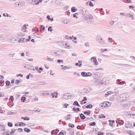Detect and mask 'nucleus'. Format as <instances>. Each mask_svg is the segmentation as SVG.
Returning a JSON list of instances; mask_svg holds the SVG:
<instances>
[{"label": "nucleus", "mask_w": 135, "mask_h": 135, "mask_svg": "<svg viewBox=\"0 0 135 135\" xmlns=\"http://www.w3.org/2000/svg\"><path fill=\"white\" fill-rule=\"evenodd\" d=\"M77 14V13H74L73 15V17L76 18V19L78 18V17L76 16V15Z\"/></svg>", "instance_id": "3c124183"}, {"label": "nucleus", "mask_w": 135, "mask_h": 135, "mask_svg": "<svg viewBox=\"0 0 135 135\" xmlns=\"http://www.w3.org/2000/svg\"><path fill=\"white\" fill-rule=\"evenodd\" d=\"M87 73L89 76H90L92 75V74L90 72H88Z\"/></svg>", "instance_id": "bf43d9fd"}, {"label": "nucleus", "mask_w": 135, "mask_h": 135, "mask_svg": "<svg viewBox=\"0 0 135 135\" xmlns=\"http://www.w3.org/2000/svg\"><path fill=\"white\" fill-rule=\"evenodd\" d=\"M84 114H87L88 115H89L90 113V111L89 110H88V112L85 111L84 112Z\"/></svg>", "instance_id": "2f4dec72"}, {"label": "nucleus", "mask_w": 135, "mask_h": 135, "mask_svg": "<svg viewBox=\"0 0 135 135\" xmlns=\"http://www.w3.org/2000/svg\"><path fill=\"white\" fill-rule=\"evenodd\" d=\"M68 126L69 127L71 128H73L74 127V125L73 124L71 123H69Z\"/></svg>", "instance_id": "e433bc0d"}, {"label": "nucleus", "mask_w": 135, "mask_h": 135, "mask_svg": "<svg viewBox=\"0 0 135 135\" xmlns=\"http://www.w3.org/2000/svg\"><path fill=\"white\" fill-rule=\"evenodd\" d=\"M6 86H8L10 85V82L8 81L7 80L6 82Z\"/></svg>", "instance_id": "cd10ccee"}, {"label": "nucleus", "mask_w": 135, "mask_h": 135, "mask_svg": "<svg viewBox=\"0 0 135 135\" xmlns=\"http://www.w3.org/2000/svg\"><path fill=\"white\" fill-rule=\"evenodd\" d=\"M84 8L82 7H80L79 8V10L81 12H83Z\"/></svg>", "instance_id": "8fccbe9b"}, {"label": "nucleus", "mask_w": 135, "mask_h": 135, "mask_svg": "<svg viewBox=\"0 0 135 135\" xmlns=\"http://www.w3.org/2000/svg\"><path fill=\"white\" fill-rule=\"evenodd\" d=\"M16 129H12L11 130V131L10 132V134H13L16 131Z\"/></svg>", "instance_id": "4be33fe9"}, {"label": "nucleus", "mask_w": 135, "mask_h": 135, "mask_svg": "<svg viewBox=\"0 0 135 135\" xmlns=\"http://www.w3.org/2000/svg\"><path fill=\"white\" fill-rule=\"evenodd\" d=\"M62 22L63 23H64V24H65V23L67 24V21L66 20H63L62 21Z\"/></svg>", "instance_id": "c03bdc74"}, {"label": "nucleus", "mask_w": 135, "mask_h": 135, "mask_svg": "<svg viewBox=\"0 0 135 135\" xmlns=\"http://www.w3.org/2000/svg\"><path fill=\"white\" fill-rule=\"evenodd\" d=\"M18 130L20 132H22L23 131L22 129L21 128H18Z\"/></svg>", "instance_id": "0e129e2a"}, {"label": "nucleus", "mask_w": 135, "mask_h": 135, "mask_svg": "<svg viewBox=\"0 0 135 135\" xmlns=\"http://www.w3.org/2000/svg\"><path fill=\"white\" fill-rule=\"evenodd\" d=\"M53 54L56 56H59L60 55V52L59 51H53L52 52Z\"/></svg>", "instance_id": "7ed1b4c3"}, {"label": "nucleus", "mask_w": 135, "mask_h": 135, "mask_svg": "<svg viewBox=\"0 0 135 135\" xmlns=\"http://www.w3.org/2000/svg\"><path fill=\"white\" fill-rule=\"evenodd\" d=\"M16 40V39L13 37H11L9 39V41L12 43H14Z\"/></svg>", "instance_id": "9d476101"}, {"label": "nucleus", "mask_w": 135, "mask_h": 135, "mask_svg": "<svg viewBox=\"0 0 135 135\" xmlns=\"http://www.w3.org/2000/svg\"><path fill=\"white\" fill-rule=\"evenodd\" d=\"M49 95V93H47V92L46 91L42 92V93H40V95L41 96H48Z\"/></svg>", "instance_id": "1a4fd4ad"}, {"label": "nucleus", "mask_w": 135, "mask_h": 135, "mask_svg": "<svg viewBox=\"0 0 135 135\" xmlns=\"http://www.w3.org/2000/svg\"><path fill=\"white\" fill-rule=\"evenodd\" d=\"M127 16L131 18L132 20H134L133 15L130 13H127L126 15Z\"/></svg>", "instance_id": "9b49d317"}, {"label": "nucleus", "mask_w": 135, "mask_h": 135, "mask_svg": "<svg viewBox=\"0 0 135 135\" xmlns=\"http://www.w3.org/2000/svg\"><path fill=\"white\" fill-rule=\"evenodd\" d=\"M71 118V116L69 114H68L67 116V120L70 119Z\"/></svg>", "instance_id": "79ce46f5"}, {"label": "nucleus", "mask_w": 135, "mask_h": 135, "mask_svg": "<svg viewBox=\"0 0 135 135\" xmlns=\"http://www.w3.org/2000/svg\"><path fill=\"white\" fill-rule=\"evenodd\" d=\"M111 103V102H103L100 104V106L104 108L106 107H109L110 106Z\"/></svg>", "instance_id": "f257e3e1"}, {"label": "nucleus", "mask_w": 135, "mask_h": 135, "mask_svg": "<svg viewBox=\"0 0 135 135\" xmlns=\"http://www.w3.org/2000/svg\"><path fill=\"white\" fill-rule=\"evenodd\" d=\"M38 84L40 85H44L46 84V83L44 81L40 82Z\"/></svg>", "instance_id": "b1692460"}, {"label": "nucleus", "mask_w": 135, "mask_h": 135, "mask_svg": "<svg viewBox=\"0 0 135 135\" xmlns=\"http://www.w3.org/2000/svg\"><path fill=\"white\" fill-rule=\"evenodd\" d=\"M128 134L129 135H134V133L133 132L131 131H127Z\"/></svg>", "instance_id": "dca6fc26"}, {"label": "nucleus", "mask_w": 135, "mask_h": 135, "mask_svg": "<svg viewBox=\"0 0 135 135\" xmlns=\"http://www.w3.org/2000/svg\"><path fill=\"white\" fill-rule=\"evenodd\" d=\"M65 48H66L67 49H69V48H71L72 47H70L69 45H67V46H66V47H65Z\"/></svg>", "instance_id": "e2e57ef3"}, {"label": "nucleus", "mask_w": 135, "mask_h": 135, "mask_svg": "<svg viewBox=\"0 0 135 135\" xmlns=\"http://www.w3.org/2000/svg\"><path fill=\"white\" fill-rule=\"evenodd\" d=\"M103 133H101L100 132H99L98 133V135H103Z\"/></svg>", "instance_id": "338daca9"}, {"label": "nucleus", "mask_w": 135, "mask_h": 135, "mask_svg": "<svg viewBox=\"0 0 135 135\" xmlns=\"http://www.w3.org/2000/svg\"><path fill=\"white\" fill-rule=\"evenodd\" d=\"M7 113L9 115H12L14 114H16L17 113L16 112H8Z\"/></svg>", "instance_id": "2eb2a0df"}, {"label": "nucleus", "mask_w": 135, "mask_h": 135, "mask_svg": "<svg viewBox=\"0 0 135 135\" xmlns=\"http://www.w3.org/2000/svg\"><path fill=\"white\" fill-rule=\"evenodd\" d=\"M86 107L87 108H91L92 107V106L91 104H90L86 106Z\"/></svg>", "instance_id": "393cba45"}, {"label": "nucleus", "mask_w": 135, "mask_h": 135, "mask_svg": "<svg viewBox=\"0 0 135 135\" xmlns=\"http://www.w3.org/2000/svg\"><path fill=\"white\" fill-rule=\"evenodd\" d=\"M34 0H32V2H31V4H32L33 5L35 4V3L36 2V1H33Z\"/></svg>", "instance_id": "a18cd8bd"}, {"label": "nucleus", "mask_w": 135, "mask_h": 135, "mask_svg": "<svg viewBox=\"0 0 135 135\" xmlns=\"http://www.w3.org/2000/svg\"><path fill=\"white\" fill-rule=\"evenodd\" d=\"M71 10L72 12H76L77 11V9H76L75 7H73L71 8Z\"/></svg>", "instance_id": "4468645a"}, {"label": "nucleus", "mask_w": 135, "mask_h": 135, "mask_svg": "<svg viewBox=\"0 0 135 135\" xmlns=\"http://www.w3.org/2000/svg\"><path fill=\"white\" fill-rule=\"evenodd\" d=\"M25 38H21L18 41V42L19 43L22 42H23L24 41Z\"/></svg>", "instance_id": "412c9836"}, {"label": "nucleus", "mask_w": 135, "mask_h": 135, "mask_svg": "<svg viewBox=\"0 0 135 135\" xmlns=\"http://www.w3.org/2000/svg\"><path fill=\"white\" fill-rule=\"evenodd\" d=\"M81 75L84 77L85 76V75H86V73L85 72H82L81 73Z\"/></svg>", "instance_id": "5701e85b"}, {"label": "nucleus", "mask_w": 135, "mask_h": 135, "mask_svg": "<svg viewBox=\"0 0 135 135\" xmlns=\"http://www.w3.org/2000/svg\"><path fill=\"white\" fill-rule=\"evenodd\" d=\"M8 126L10 127H12L13 126L12 123L11 122H8Z\"/></svg>", "instance_id": "473e14b6"}, {"label": "nucleus", "mask_w": 135, "mask_h": 135, "mask_svg": "<svg viewBox=\"0 0 135 135\" xmlns=\"http://www.w3.org/2000/svg\"><path fill=\"white\" fill-rule=\"evenodd\" d=\"M133 90H132L131 92L132 93H134L135 92V85L132 87Z\"/></svg>", "instance_id": "f704fd0d"}, {"label": "nucleus", "mask_w": 135, "mask_h": 135, "mask_svg": "<svg viewBox=\"0 0 135 135\" xmlns=\"http://www.w3.org/2000/svg\"><path fill=\"white\" fill-rule=\"evenodd\" d=\"M107 94H108V95H111V93H112V91H108V92H107Z\"/></svg>", "instance_id": "774afa93"}, {"label": "nucleus", "mask_w": 135, "mask_h": 135, "mask_svg": "<svg viewBox=\"0 0 135 135\" xmlns=\"http://www.w3.org/2000/svg\"><path fill=\"white\" fill-rule=\"evenodd\" d=\"M8 105L9 106L10 105L11 106H13V103L11 102L9 104H8Z\"/></svg>", "instance_id": "603ef678"}, {"label": "nucleus", "mask_w": 135, "mask_h": 135, "mask_svg": "<svg viewBox=\"0 0 135 135\" xmlns=\"http://www.w3.org/2000/svg\"><path fill=\"white\" fill-rule=\"evenodd\" d=\"M24 130L25 131L28 133H29L30 132V130L27 128H25Z\"/></svg>", "instance_id": "6ab92c4d"}, {"label": "nucleus", "mask_w": 135, "mask_h": 135, "mask_svg": "<svg viewBox=\"0 0 135 135\" xmlns=\"http://www.w3.org/2000/svg\"><path fill=\"white\" fill-rule=\"evenodd\" d=\"M59 130L58 129H56L55 130H53L51 134H52L57 133L59 132Z\"/></svg>", "instance_id": "ddd939ff"}, {"label": "nucleus", "mask_w": 135, "mask_h": 135, "mask_svg": "<svg viewBox=\"0 0 135 135\" xmlns=\"http://www.w3.org/2000/svg\"><path fill=\"white\" fill-rule=\"evenodd\" d=\"M91 61L93 63L94 65H97L98 64V63L97 61L96 58L94 57H92L91 59Z\"/></svg>", "instance_id": "f03ea898"}, {"label": "nucleus", "mask_w": 135, "mask_h": 135, "mask_svg": "<svg viewBox=\"0 0 135 135\" xmlns=\"http://www.w3.org/2000/svg\"><path fill=\"white\" fill-rule=\"evenodd\" d=\"M68 99L73 98L76 96L75 95L70 93H68Z\"/></svg>", "instance_id": "423d86ee"}, {"label": "nucleus", "mask_w": 135, "mask_h": 135, "mask_svg": "<svg viewBox=\"0 0 135 135\" xmlns=\"http://www.w3.org/2000/svg\"><path fill=\"white\" fill-rule=\"evenodd\" d=\"M71 68L68 67V66H65L64 67H62L61 68V69H62L63 70H65L66 69H69L70 68Z\"/></svg>", "instance_id": "bb28decb"}, {"label": "nucleus", "mask_w": 135, "mask_h": 135, "mask_svg": "<svg viewBox=\"0 0 135 135\" xmlns=\"http://www.w3.org/2000/svg\"><path fill=\"white\" fill-rule=\"evenodd\" d=\"M122 122H123V123H121V122H120L117 121L116 122H117V123H118L119 125H123V124L124 122H123V121Z\"/></svg>", "instance_id": "37998d69"}, {"label": "nucleus", "mask_w": 135, "mask_h": 135, "mask_svg": "<svg viewBox=\"0 0 135 135\" xmlns=\"http://www.w3.org/2000/svg\"><path fill=\"white\" fill-rule=\"evenodd\" d=\"M120 15L122 16H126V14L125 13H120Z\"/></svg>", "instance_id": "13d9d810"}, {"label": "nucleus", "mask_w": 135, "mask_h": 135, "mask_svg": "<svg viewBox=\"0 0 135 135\" xmlns=\"http://www.w3.org/2000/svg\"><path fill=\"white\" fill-rule=\"evenodd\" d=\"M10 99L11 100V101H13V97L12 96H11L10 97Z\"/></svg>", "instance_id": "680f3d73"}, {"label": "nucleus", "mask_w": 135, "mask_h": 135, "mask_svg": "<svg viewBox=\"0 0 135 135\" xmlns=\"http://www.w3.org/2000/svg\"><path fill=\"white\" fill-rule=\"evenodd\" d=\"M84 89L86 94L90 91L91 90V89L89 87H87Z\"/></svg>", "instance_id": "6e6552de"}, {"label": "nucleus", "mask_w": 135, "mask_h": 135, "mask_svg": "<svg viewBox=\"0 0 135 135\" xmlns=\"http://www.w3.org/2000/svg\"><path fill=\"white\" fill-rule=\"evenodd\" d=\"M18 125L20 126L21 125H23V126H24L26 125V124L25 123H24L23 122H21Z\"/></svg>", "instance_id": "a19ab883"}, {"label": "nucleus", "mask_w": 135, "mask_h": 135, "mask_svg": "<svg viewBox=\"0 0 135 135\" xmlns=\"http://www.w3.org/2000/svg\"><path fill=\"white\" fill-rule=\"evenodd\" d=\"M21 100L22 101H25L26 100V98L25 97H23L21 98Z\"/></svg>", "instance_id": "4c0bfd02"}, {"label": "nucleus", "mask_w": 135, "mask_h": 135, "mask_svg": "<svg viewBox=\"0 0 135 135\" xmlns=\"http://www.w3.org/2000/svg\"><path fill=\"white\" fill-rule=\"evenodd\" d=\"M21 81H20V80H17L16 81V84H18L19 83H21Z\"/></svg>", "instance_id": "de8ad7c7"}, {"label": "nucleus", "mask_w": 135, "mask_h": 135, "mask_svg": "<svg viewBox=\"0 0 135 135\" xmlns=\"http://www.w3.org/2000/svg\"><path fill=\"white\" fill-rule=\"evenodd\" d=\"M57 62L59 63H60V62H63V60H60L58 59L57 60Z\"/></svg>", "instance_id": "5fc2aeb1"}, {"label": "nucleus", "mask_w": 135, "mask_h": 135, "mask_svg": "<svg viewBox=\"0 0 135 135\" xmlns=\"http://www.w3.org/2000/svg\"><path fill=\"white\" fill-rule=\"evenodd\" d=\"M48 31H50V32H52L53 30L51 26L49 27L48 28Z\"/></svg>", "instance_id": "72a5a7b5"}, {"label": "nucleus", "mask_w": 135, "mask_h": 135, "mask_svg": "<svg viewBox=\"0 0 135 135\" xmlns=\"http://www.w3.org/2000/svg\"><path fill=\"white\" fill-rule=\"evenodd\" d=\"M101 115V117L100 116H99V118H105V116L103 114H102Z\"/></svg>", "instance_id": "09e8293b"}, {"label": "nucleus", "mask_w": 135, "mask_h": 135, "mask_svg": "<svg viewBox=\"0 0 135 135\" xmlns=\"http://www.w3.org/2000/svg\"><path fill=\"white\" fill-rule=\"evenodd\" d=\"M78 62L79 64V67H81V66L82 65V61H78Z\"/></svg>", "instance_id": "58836bf2"}, {"label": "nucleus", "mask_w": 135, "mask_h": 135, "mask_svg": "<svg viewBox=\"0 0 135 135\" xmlns=\"http://www.w3.org/2000/svg\"><path fill=\"white\" fill-rule=\"evenodd\" d=\"M95 123L94 122H93L92 123H90L89 124V126H95Z\"/></svg>", "instance_id": "7c9ffc66"}, {"label": "nucleus", "mask_w": 135, "mask_h": 135, "mask_svg": "<svg viewBox=\"0 0 135 135\" xmlns=\"http://www.w3.org/2000/svg\"><path fill=\"white\" fill-rule=\"evenodd\" d=\"M131 116H134L132 117L133 118H135V114H129Z\"/></svg>", "instance_id": "49530a36"}, {"label": "nucleus", "mask_w": 135, "mask_h": 135, "mask_svg": "<svg viewBox=\"0 0 135 135\" xmlns=\"http://www.w3.org/2000/svg\"><path fill=\"white\" fill-rule=\"evenodd\" d=\"M80 117L81 119H84L85 118V117L82 113L80 114Z\"/></svg>", "instance_id": "a211bd4d"}, {"label": "nucleus", "mask_w": 135, "mask_h": 135, "mask_svg": "<svg viewBox=\"0 0 135 135\" xmlns=\"http://www.w3.org/2000/svg\"><path fill=\"white\" fill-rule=\"evenodd\" d=\"M68 93H65L64 94H62L61 95V97L64 99H65L66 100L68 99Z\"/></svg>", "instance_id": "39448f33"}, {"label": "nucleus", "mask_w": 135, "mask_h": 135, "mask_svg": "<svg viewBox=\"0 0 135 135\" xmlns=\"http://www.w3.org/2000/svg\"><path fill=\"white\" fill-rule=\"evenodd\" d=\"M112 94L115 93L118 94L119 93V91L116 89H114V90L111 91Z\"/></svg>", "instance_id": "f8f14e48"}, {"label": "nucleus", "mask_w": 135, "mask_h": 135, "mask_svg": "<svg viewBox=\"0 0 135 135\" xmlns=\"http://www.w3.org/2000/svg\"><path fill=\"white\" fill-rule=\"evenodd\" d=\"M87 100L86 98L85 97H84L83 99L81 101H85Z\"/></svg>", "instance_id": "4d7b16f0"}, {"label": "nucleus", "mask_w": 135, "mask_h": 135, "mask_svg": "<svg viewBox=\"0 0 135 135\" xmlns=\"http://www.w3.org/2000/svg\"><path fill=\"white\" fill-rule=\"evenodd\" d=\"M98 42H99L100 44H102L105 43V42H104V41H102V40H98Z\"/></svg>", "instance_id": "ea45409f"}, {"label": "nucleus", "mask_w": 135, "mask_h": 135, "mask_svg": "<svg viewBox=\"0 0 135 135\" xmlns=\"http://www.w3.org/2000/svg\"><path fill=\"white\" fill-rule=\"evenodd\" d=\"M100 39L101 40H103V39L101 38L100 37H99L98 38L97 40L98 41V40H100Z\"/></svg>", "instance_id": "69168bd1"}, {"label": "nucleus", "mask_w": 135, "mask_h": 135, "mask_svg": "<svg viewBox=\"0 0 135 135\" xmlns=\"http://www.w3.org/2000/svg\"><path fill=\"white\" fill-rule=\"evenodd\" d=\"M21 118L22 119H23L24 120H29L30 119L29 118H27V117H22Z\"/></svg>", "instance_id": "a878e982"}, {"label": "nucleus", "mask_w": 135, "mask_h": 135, "mask_svg": "<svg viewBox=\"0 0 135 135\" xmlns=\"http://www.w3.org/2000/svg\"><path fill=\"white\" fill-rule=\"evenodd\" d=\"M85 45L86 46H89V43L88 42H86L85 43Z\"/></svg>", "instance_id": "864d4df0"}, {"label": "nucleus", "mask_w": 135, "mask_h": 135, "mask_svg": "<svg viewBox=\"0 0 135 135\" xmlns=\"http://www.w3.org/2000/svg\"><path fill=\"white\" fill-rule=\"evenodd\" d=\"M4 96V94L2 92H0V97H3Z\"/></svg>", "instance_id": "6e6d98bb"}, {"label": "nucleus", "mask_w": 135, "mask_h": 135, "mask_svg": "<svg viewBox=\"0 0 135 135\" xmlns=\"http://www.w3.org/2000/svg\"><path fill=\"white\" fill-rule=\"evenodd\" d=\"M108 41L110 42H112V40L111 39L109 38H108Z\"/></svg>", "instance_id": "052dcab7"}, {"label": "nucleus", "mask_w": 135, "mask_h": 135, "mask_svg": "<svg viewBox=\"0 0 135 135\" xmlns=\"http://www.w3.org/2000/svg\"><path fill=\"white\" fill-rule=\"evenodd\" d=\"M121 105L122 106L126 108L127 109L129 108V105L125 103V102H121L120 103Z\"/></svg>", "instance_id": "20e7f679"}, {"label": "nucleus", "mask_w": 135, "mask_h": 135, "mask_svg": "<svg viewBox=\"0 0 135 135\" xmlns=\"http://www.w3.org/2000/svg\"><path fill=\"white\" fill-rule=\"evenodd\" d=\"M30 86L31 87V88H36L37 86L36 85L34 84H31V85Z\"/></svg>", "instance_id": "c756f323"}, {"label": "nucleus", "mask_w": 135, "mask_h": 135, "mask_svg": "<svg viewBox=\"0 0 135 135\" xmlns=\"http://www.w3.org/2000/svg\"><path fill=\"white\" fill-rule=\"evenodd\" d=\"M117 83L118 84H120V85H123L124 84V83L122 81L120 82V80H117Z\"/></svg>", "instance_id": "f3484780"}, {"label": "nucleus", "mask_w": 135, "mask_h": 135, "mask_svg": "<svg viewBox=\"0 0 135 135\" xmlns=\"http://www.w3.org/2000/svg\"><path fill=\"white\" fill-rule=\"evenodd\" d=\"M88 18L89 19H92L93 18V16L92 15L89 14L88 15Z\"/></svg>", "instance_id": "c9c22d12"}, {"label": "nucleus", "mask_w": 135, "mask_h": 135, "mask_svg": "<svg viewBox=\"0 0 135 135\" xmlns=\"http://www.w3.org/2000/svg\"><path fill=\"white\" fill-rule=\"evenodd\" d=\"M73 105H77L79 107H80V105L79 104L78 102H74L73 104Z\"/></svg>", "instance_id": "c85d7f7f"}, {"label": "nucleus", "mask_w": 135, "mask_h": 135, "mask_svg": "<svg viewBox=\"0 0 135 135\" xmlns=\"http://www.w3.org/2000/svg\"><path fill=\"white\" fill-rule=\"evenodd\" d=\"M79 93L81 95H83L86 94L84 89H83L79 90Z\"/></svg>", "instance_id": "0eeeda50"}, {"label": "nucleus", "mask_w": 135, "mask_h": 135, "mask_svg": "<svg viewBox=\"0 0 135 135\" xmlns=\"http://www.w3.org/2000/svg\"><path fill=\"white\" fill-rule=\"evenodd\" d=\"M74 131L73 129H70V135H74Z\"/></svg>", "instance_id": "aec40b11"}]
</instances>
